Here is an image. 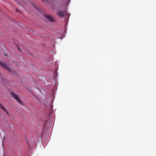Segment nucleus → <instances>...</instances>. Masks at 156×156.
<instances>
[{"mask_svg": "<svg viewBox=\"0 0 156 156\" xmlns=\"http://www.w3.org/2000/svg\"><path fill=\"white\" fill-rule=\"evenodd\" d=\"M0 65L3 66L4 68L6 69L8 71L10 72H13V69L11 68L10 66L7 65L4 63H2L0 62Z\"/></svg>", "mask_w": 156, "mask_h": 156, "instance_id": "obj_1", "label": "nucleus"}, {"mask_svg": "<svg viewBox=\"0 0 156 156\" xmlns=\"http://www.w3.org/2000/svg\"><path fill=\"white\" fill-rule=\"evenodd\" d=\"M67 13V12L66 10H64L63 11L59 10L57 12V15L59 17H62Z\"/></svg>", "mask_w": 156, "mask_h": 156, "instance_id": "obj_3", "label": "nucleus"}, {"mask_svg": "<svg viewBox=\"0 0 156 156\" xmlns=\"http://www.w3.org/2000/svg\"><path fill=\"white\" fill-rule=\"evenodd\" d=\"M17 48L19 50V51H21L20 50V48H19L18 47H17Z\"/></svg>", "mask_w": 156, "mask_h": 156, "instance_id": "obj_7", "label": "nucleus"}, {"mask_svg": "<svg viewBox=\"0 0 156 156\" xmlns=\"http://www.w3.org/2000/svg\"><path fill=\"white\" fill-rule=\"evenodd\" d=\"M16 12H18L19 11L17 9H16Z\"/></svg>", "mask_w": 156, "mask_h": 156, "instance_id": "obj_6", "label": "nucleus"}, {"mask_svg": "<svg viewBox=\"0 0 156 156\" xmlns=\"http://www.w3.org/2000/svg\"><path fill=\"white\" fill-rule=\"evenodd\" d=\"M11 94L12 95V97L13 98H14V99H16L17 101L20 105H22V101L20 100L19 97H18L17 95L15 94L13 92H11Z\"/></svg>", "mask_w": 156, "mask_h": 156, "instance_id": "obj_2", "label": "nucleus"}, {"mask_svg": "<svg viewBox=\"0 0 156 156\" xmlns=\"http://www.w3.org/2000/svg\"><path fill=\"white\" fill-rule=\"evenodd\" d=\"M45 17L50 21L53 22H54V19L51 16L49 15H46Z\"/></svg>", "mask_w": 156, "mask_h": 156, "instance_id": "obj_4", "label": "nucleus"}, {"mask_svg": "<svg viewBox=\"0 0 156 156\" xmlns=\"http://www.w3.org/2000/svg\"><path fill=\"white\" fill-rule=\"evenodd\" d=\"M34 7L35 8V9H37L35 8V7Z\"/></svg>", "mask_w": 156, "mask_h": 156, "instance_id": "obj_8", "label": "nucleus"}, {"mask_svg": "<svg viewBox=\"0 0 156 156\" xmlns=\"http://www.w3.org/2000/svg\"><path fill=\"white\" fill-rule=\"evenodd\" d=\"M42 1H43V0H42Z\"/></svg>", "mask_w": 156, "mask_h": 156, "instance_id": "obj_9", "label": "nucleus"}, {"mask_svg": "<svg viewBox=\"0 0 156 156\" xmlns=\"http://www.w3.org/2000/svg\"><path fill=\"white\" fill-rule=\"evenodd\" d=\"M0 108H1V109L3 110L4 111H5L6 113V114L8 115H9V113L8 112H7V111L6 110L5 108H4L1 104H0Z\"/></svg>", "mask_w": 156, "mask_h": 156, "instance_id": "obj_5", "label": "nucleus"}]
</instances>
